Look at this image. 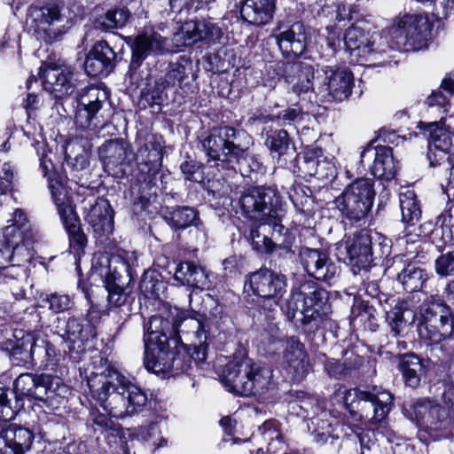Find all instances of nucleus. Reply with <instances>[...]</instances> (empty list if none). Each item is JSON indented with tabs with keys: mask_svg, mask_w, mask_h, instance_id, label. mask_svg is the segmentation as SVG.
Instances as JSON below:
<instances>
[{
	"mask_svg": "<svg viewBox=\"0 0 454 454\" xmlns=\"http://www.w3.org/2000/svg\"><path fill=\"white\" fill-rule=\"evenodd\" d=\"M45 90L56 98H63L72 95L76 89L74 72L70 67H47L41 74Z\"/></svg>",
	"mask_w": 454,
	"mask_h": 454,
	"instance_id": "cd10ccee",
	"label": "nucleus"
},
{
	"mask_svg": "<svg viewBox=\"0 0 454 454\" xmlns=\"http://www.w3.org/2000/svg\"><path fill=\"white\" fill-rule=\"evenodd\" d=\"M29 16L31 27L37 37L46 43L58 40L69 28V20L63 12V8L53 2L32 7Z\"/></svg>",
	"mask_w": 454,
	"mask_h": 454,
	"instance_id": "ddd939ff",
	"label": "nucleus"
},
{
	"mask_svg": "<svg viewBox=\"0 0 454 454\" xmlns=\"http://www.w3.org/2000/svg\"><path fill=\"white\" fill-rule=\"evenodd\" d=\"M242 214L254 221H263L267 231L272 230L274 239L281 237L286 228L280 223L278 211L281 197L273 186H257L245 192L239 201Z\"/></svg>",
	"mask_w": 454,
	"mask_h": 454,
	"instance_id": "423d86ee",
	"label": "nucleus"
},
{
	"mask_svg": "<svg viewBox=\"0 0 454 454\" xmlns=\"http://www.w3.org/2000/svg\"><path fill=\"white\" fill-rule=\"evenodd\" d=\"M167 38L153 28H147L134 37L130 69H138L149 55H162L168 51Z\"/></svg>",
	"mask_w": 454,
	"mask_h": 454,
	"instance_id": "5701e85b",
	"label": "nucleus"
},
{
	"mask_svg": "<svg viewBox=\"0 0 454 454\" xmlns=\"http://www.w3.org/2000/svg\"><path fill=\"white\" fill-rule=\"evenodd\" d=\"M431 29L432 25L426 15L407 13L397 20L395 32L404 37L406 51H418L427 47Z\"/></svg>",
	"mask_w": 454,
	"mask_h": 454,
	"instance_id": "412c9836",
	"label": "nucleus"
},
{
	"mask_svg": "<svg viewBox=\"0 0 454 454\" xmlns=\"http://www.w3.org/2000/svg\"><path fill=\"white\" fill-rule=\"evenodd\" d=\"M299 170L304 176H314L318 175V168L320 163L318 160L311 153H305L301 160L298 159Z\"/></svg>",
	"mask_w": 454,
	"mask_h": 454,
	"instance_id": "052dcab7",
	"label": "nucleus"
},
{
	"mask_svg": "<svg viewBox=\"0 0 454 454\" xmlns=\"http://www.w3.org/2000/svg\"><path fill=\"white\" fill-rule=\"evenodd\" d=\"M223 382L231 392L240 395H262L272 385L270 367L251 359L232 360L226 364Z\"/></svg>",
	"mask_w": 454,
	"mask_h": 454,
	"instance_id": "0eeeda50",
	"label": "nucleus"
},
{
	"mask_svg": "<svg viewBox=\"0 0 454 454\" xmlns=\"http://www.w3.org/2000/svg\"><path fill=\"white\" fill-rule=\"evenodd\" d=\"M377 37V35H370L360 26L352 25L347 29L343 43L361 65L380 66L388 62V47L385 43H378L375 47Z\"/></svg>",
	"mask_w": 454,
	"mask_h": 454,
	"instance_id": "9b49d317",
	"label": "nucleus"
},
{
	"mask_svg": "<svg viewBox=\"0 0 454 454\" xmlns=\"http://www.w3.org/2000/svg\"><path fill=\"white\" fill-rule=\"evenodd\" d=\"M138 148L136 153L137 161V181L139 186V200L145 207L152 197L157 195L162 184L163 175L160 174L163 157L162 137L156 135H146L137 140Z\"/></svg>",
	"mask_w": 454,
	"mask_h": 454,
	"instance_id": "39448f33",
	"label": "nucleus"
},
{
	"mask_svg": "<svg viewBox=\"0 0 454 454\" xmlns=\"http://www.w3.org/2000/svg\"><path fill=\"white\" fill-rule=\"evenodd\" d=\"M168 89L169 88L166 86V83H164L160 78H158L154 82V86L153 88L148 89V90L144 93V96L150 104L160 105L168 98Z\"/></svg>",
	"mask_w": 454,
	"mask_h": 454,
	"instance_id": "bf43d9fd",
	"label": "nucleus"
},
{
	"mask_svg": "<svg viewBox=\"0 0 454 454\" xmlns=\"http://www.w3.org/2000/svg\"><path fill=\"white\" fill-rule=\"evenodd\" d=\"M98 154L105 172L116 178L125 176V168L129 164L127 143L122 139L109 140L99 147Z\"/></svg>",
	"mask_w": 454,
	"mask_h": 454,
	"instance_id": "a878e982",
	"label": "nucleus"
},
{
	"mask_svg": "<svg viewBox=\"0 0 454 454\" xmlns=\"http://www.w3.org/2000/svg\"><path fill=\"white\" fill-rule=\"evenodd\" d=\"M34 433L15 424H0V453L25 454L31 449Z\"/></svg>",
	"mask_w": 454,
	"mask_h": 454,
	"instance_id": "c85d7f7f",
	"label": "nucleus"
},
{
	"mask_svg": "<svg viewBox=\"0 0 454 454\" xmlns=\"http://www.w3.org/2000/svg\"><path fill=\"white\" fill-rule=\"evenodd\" d=\"M372 150L375 151L374 161L372 167L373 176L386 180L394 178L397 167L394 160L392 148L388 146H377L375 148L372 145L367 146L361 152L360 162L362 163L365 155Z\"/></svg>",
	"mask_w": 454,
	"mask_h": 454,
	"instance_id": "f704fd0d",
	"label": "nucleus"
},
{
	"mask_svg": "<svg viewBox=\"0 0 454 454\" xmlns=\"http://www.w3.org/2000/svg\"><path fill=\"white\" fill-rule=\"evenodd\" d=\"M144 364L155 374L173 377L184 371L180 355L184 350L179 334L192 336V340L207 342L208 329L200 315H192L177 309L166 317L153 316L145 326Z\"/></svg>",
	"mask_w": 454,
	"mask_h": 454,
	"instance_id": "f257e3e1",
	"label": "nucleus"
},
{
	"mask_svg": "<svg viewBox=\"0 0 454 454\" xmlns=\"http://www.w3.org/2000/svg\"><path fill=\"white\" fill-rule=\"evenodd\" d=\"M374 198L373 181L369 178H357L334 199L333 204L343 217L359 222L372 209Z\"/></svg>",
	"mask_w": 454,
	"mask_h": 454,
	"instance_id": "9d476101",
	"label": "nucleus"
},
{
	"mask_svg": "<svg viewBox=\"0 0 454 454\" xmlns=\"http://www.w3.org/2000/svg\"><path fill=\"white\" fill-rule=\"evenodd\" d=\"M402 222L409 226H415L421 218L420 204L412 190H407L399 195Z\"/></svg>",
	"mask_w": 454,
	"mask_h": 454,
	"instance_id": "a19ab883",
	"label": "nucleus"
},
{
	"mask_svg": "<svg viewBox=\"0 0 454 454\" xmlns=\"http://www.w3.org/2000/svg\"><path fill=\"white\" fill-rule=\"evenodd\" d=\"M248 283L252 292L269 303L270 312L279 307V301L286 291L285 275L262 268L249 276Z\"/></svg>",
	"mask_w": 454,
	"mask_h": 454,
	"instance_id": "a211bd4d",
	"label": "nucleus"
},
{
	"mask_svg": "<svg viewBox=\"0 0 454 454\" xmlns=\"http://www.w3.org/2000/svg\"><path fill=\"white\" fill-rule=\"evenodd\" d=\"M286 62H270L264 67L262 71V83L265 87L275 88L280 76L284 77V67Z\"/></svg>",
	"mask_w": 454,
	"mask_h": 454,
	"instance_id": "864d4df0",
	"label": "nucleus"
},
{
	"mask_svg": "<svg viewBox=\"0 0 454 454\" xmlns=\"http://www.w3.org/2000/svg\"><path fill=\"white\" fill-rule=\"evenodd\" d=\"M419 127L427 137L428 149L450 152L453 143L450 132L443 127V119L439 122H420Z\"/></svg>",
	"mask_w": 454,
	"mask_h": 454,
	"instance_id": "58836bf2",
	"label": "nucleus"
},
{
	"mask_svg": "<svg viewBox=\"0 0 454 454\" xmlns=\"http://www.w3.org/2000/svg\"><path fill=\"white\" fill-rule=\"evenodd\" d=\"M193 225L194 227L189 231L191 239L194 240L198 246L206 245L207 241V233L205 226L202 223L200 222V220L197 221Z\"/></svg>",
	"mask_w": 454,
	"mask_h": 454,
	"instance_id": "774afa93",
	"label": "nucleus"
},
{
	"mask_svg": "<svg viewBox=\"0 0 454 454\" xmlns=\"http://www.w3.org/2000/svg\"><path fill=\"white\" fill-rule=\"evenodd\" d=\"M37 235H24L15 229H4L0 239V254L4 261L10 262L11 270L13 267H22L31 262L34 257V243Z\"/></svg>",
	"mask_w": 454,
	"mask_h": 454,
	"instance_id": "f3484780",
	"label": "nucleus"
},
{
	"mask_svg": "<svg viewBox=\"0 0 454 454\" xmlns=\"http://www.w3.org/2000/svg\"><path fill=\"white\" fill-rule=\"evenodd\" d=\"M373 311V306L369 305L368 301L355 297L350 317L351 320H356L358 317H369L372 316ZM361 320H363V318H361Z\"/></svg>",
	"mask_w": 454,
	"mask_h": 454,
	"instance_id": "0e129e2a",
	"label": "nucleus"
},
{
	"mask_svg": "<svg viewBox=\"0 0 454 454\" xmlns=\"http://www.w3.org/2000/svg\"><path fill=\"white\" fill-rule=\"evenodd\" d=\"M159 78L169 89L181 86L183 81L186 78V68L180 63H170L166 74Z\"/></svg>",
	"mask_w": 454,
	"mask_h": 454,
	"instance_id": "3c124183",
	"label": "nucleus"
},
{
	"mask_svg": "<svg viewBox=\"0 0 454 454\" xmlns=\"http://www.w3.org/2000/svg\"><path fill=\"white\" fill-rule=\"evenodd\" d=\"M116 52L106 41L97 42L84 62V69L90 76L107 75L115 67Z\"/></svg>",
	"mask_w": 454,
	"mask_h": 454,
	"instance_id": "c756f323",
	"label": "nucleus"
},
{
	"mask_svg": "<svg viewBox=\"0 0 454 454\" xmlns=\"http://www.w3.org/2000/svg\"><path fill=\"white\" fill-rule=\"evenodd\" d=\"M69 237L70 248L80 254L87 244V238L82 231L75 213L60 218Z\"/></svg>",
	"mask_w": 454,
	"mask_h": 454,
	"instance_id": "c03bdc74",
	"label": "nucleus"
},
{
	"mask_svg": "<svg viewBox=\"0 0 454 454\" xmlns=\"http://www.w3.org/2000/svg\"><path fill=\"white\" fill-rule=\"evenodd\" d=\"M40 168L43 176L47 179L48 189L60 218L71 215L74 213V209L71 203L67 176L57 171L51 160L44 156L40 160Z\"/></svg>",
	"mask_w": 454,
	"mask_h": 454,
	"instance_id": "4be33fe9",
	"label": "nucleus"
},
{
	"mask_svg": "<svg viewBox=\"0 0 454 454\" xmlns=\"http://www.w3.org/2000/svg\"><path fill=\"white\" fill-rule=\"evenodd\" d=\"M450 152L442 150H430L427 152V160L430 167L440 166L445 161H448L449 165H454V155H448Z\"/></svg>",
	"mask_w": 454,
	"mask_h": 454,
	"instance_id": "338daca9",
	"label": "nucleus"
},
{
	"mask_svg": "<svg viewBox=\"0 0 454 454\" xmlns=\"http://www.w3.org/2000/svg\"><path fill=\"white\" fill-rule=\"evenodd\" d=\"M353 85L348 68L325 66L317 71L316 95L325 101H342L350 96Z\"/></svg>",
	"mask_w": 454,
	"mask_h": 454,
	"instance_id": "dca6fc26",
	"label": "nucleus"
},
{
	"mask_svg": "<svg viewBox=\"0 0 454 454\" xmlns=\"http://www.w3.org/2000/svg\"><path fill=\"white\" fill-rule=\"evenodd\" d=\"M302 113L300 108L290 107L287 108L276 116L272 117V121H277L280 125H290L295 121H301Z\"/></svg>",
	"mask_w": 454,
	"mask_h": 454,
	"instance_id": "69168bd1",
	"label": "nucleus"
},
{
	"mask_svg": "<svg viewBox=\"0 0 454 454\" xmlns=\"http://www.w3.org/2000/svg\"><path fill=\"white\" fill-rule=\"evenodd\" d=\"M347 404L356 403V408L364 412L361 417L371 424L381 422L390 411L392 396L388 392L374 395L359 388H351L345 395Z\"/></svg>",
	"mask_w": 454,
	"mask_h": 454,
	"instance_id": "6ab92c4d",
	"label": "nucleus"
},
{
	"mask_svg": "<svg viewBox=\"0 0 454 454\" xmlns=\"http://www.w3.org/2000/svg\"><path fill=\"white\" fill-rule=\"evenodd\" d=\"M274 12V0H245L240 9V15L251 25L262 26L272 20Z\"/></svg>",
	"mask_w": 454,
	"mask_h": 454,
	"instance_id": "e433bc0d",
	"label": "nucleus"
},
{
	"mask_svg": "<svg viewBox=\"0 0 454 454\" xmlns=\"http://www.w3.org/2000/svg\"><path fill=\"white\" fill-rule=\"evenodd\" d=\"M12 222V223L6 226L4 229L13 228L19 232H21L22 236L27 234L37 235V231L30 224L26 213L22 209L17 208L14 211Z\"/></svg>",
	"mask_w": 454,
	"mask_h": 454,
	"instance_id": "5fc2aeb1",
	"label": "nucleus"
},
{
	"mask_svg": "<svg viewBox=\"0 0 454 454\" xmlns=\"http://www.w3.org/2000/svg\"><path fill=\"white\" fill-rule=\"evenodd\" d=\"M413 319L412 310L409 309L403 302L397 303L387 313V322L395 337L403 333L410 321L412 322Z\"/></svg>",
	"mask_w": 454,
	"mask_h": 454,
	"instance_id": "79ce46f5",
	"label": "nucleus"
},
{
	"mask_svg": "<svg viewBox=\"0 0 454 454\" xmlns=\"http://www.w3.org/2000/svg\"><path fill=\"white\" fill-rule=\"evenodd\" d=\"M167 223L175 230H184L199 221V213L193 207H178L165 215Z\"/></svg>",
	"mask_w": 454,
	"mask_h": 454,
	"instance_id": "a18cd8bd",
	"label": "nucleus"
},
{
	"mask_svg": "<svg viewBox=\"0 0 454 454\" xmlns=\"http://www.w3.org/2000/svg\"><path fill=\"white\" fill-rule=\"evenodd\" d=\"M56 328L64 340L68 343L69 351L76 354L84 352L85 343L97 334L94 325L82 317L71 316L63 327L57 325Z\"/></svg>",
	"mask_w": 454,
	"mask_h": 454,
	"instance_id": "393cba45",
	"label": "nucleus"
},
{
	"mask_svg": "<svg viewBox=\"0 0 454 454\" xmlns=\"http://www.w3.org/2000/svg\"><path fill=\"white\" fill-rule=\"evenodd\" d=\"M129 18V12L125 8L113 9L97 17L94 27L103 32L123 27Z\"/></svg>",
	"mask_w": 454,
	"mask_h": 454,
	"instance_id": "37998d69",
	"label": "nucleus"
},
{
	"mask_svg": "<svg viewBox=\"0 0 454 454\" xmlns=\"http://www.w3.org/2000/svg\"><path fill=\"white\" fill-rule=\"evenodd\" d=\"M137 265V258L134 252L124 251L112 256L100 254L94 259L93 272L103 279L110 306L119 308L127 302L129 293L123 287L124 280H130L132 269Z\"/></svg>",
	"mask_w": 454,
	"mask_h": 454,
	"instance_id": "20e7f679",
	"label": "nucleus"
},
{
	"mask_svg": "<svg viewBox=\"0 0 454 454\" xmlns=\"http://www.w3.org/2000/svg\"><path fill=\"white\" fill-rule=\"evenodd\" d=\"M434 269L441 277L454 275V249L438 256L434 262Z\"/></svg>",
	"mask_w": 454,
	"mask_h": 454,
	"instance_id": "4d7b16f0",
	"label": "nucleus"
},
{
	"mask_svg": "<svg viewBox=\"0 0 454 454\" xmlns=\"http://www.w3.org/2000/svg\"><path fill=\"white\" fill-rule=\"evenodd\" d=\"M175 279L183 286L201 290L209 288L211 284L207 271L192 262L179 263L175 271Z\"/></svg>",
	"mask_w": 454,
	"mask_h": 454,
	"instance_id": "4c0bfd02",
	"label": "nucleus"
},
{
	"mask_svg": "<svg viewBox=\"0 0 454 454\" xmlns=\"http://www.w3.org/2000/svg\"><path fill=\"white\" fill-rule=\"evenodd\" d=\"M223 36L222 28L211 19L187 20L174 34L173 41L177 47L191 46L198 43L215 44Z\"/></svg>",
	"mask_w": 454,
	"mask_h": 454,
	"instance_id": "aec40b11",
	"label": "nucleus"
},
{
	"mask_svg": "<svg viewBox=\"0 0 454 454\" xmlns=\"http://www.w3.org/2000/svg\"><path fill=\"white\" fill-rule=\"evenodd\" d=\"M262 341L269 344L283 342V364L287 374L294 381L302 380L309 372L310 364L305 346L298 338L293 336L281 340L279 328L276 324H270L267 333H262Z\"/></svg>",
	"mask_w": 454,
	"mask_h": 454,
	"instance_id": "f8f14e48",
	"label": "nucleus"
},
{
	"mask_svg": "<svg viewBox=\"0 0 454 454\" xmlns=\"http://www.w3.org/2000/svg\"><path fill=\"white\" fill-rule=\"evenodd\" d=\"M251 137L244 130L224 126L214 128L201 141L207 160L231 163L247 151Z\"/></svg>",
	"mask_w": 454,
	"mask_h": 454,
	"instance_id": "1a4fd4ad",
	"label": "nucleus"
},
{
	"mask_svg": "<svg viewBox=\"0 0 454 454\" xmlns=\"http://www.w3.org/2000/svg\"><path fill=\"white\" fill-rule=\"evenodd\" d=\"M448 424L449 419L446 408L442 407L434 401L430 411L427 427L434 430H441L445 428Z\"/></svg>",
	"mask_w": 454,
	"mask_h": 454,
	"instance_id": "6e6d98bb",
	"label": "nucleus"
},
{
	"mask_svg": "<svg viewBox=\"0 0 454 454\" xmlns=\"http://www.w3.org/2000/svg\"><path fill=\"white\" fill-rule=\"evenodd\" d=\"M300 260L308 275L317 280L330 281L339 273V267L326 254L318 249L302 248Z\"/></svg>",
	"mask_w": 454,
	"mask_h": 454,
	"instance_id": "bb28decb",
	"label": "nucleus"
},
{
	"mask_svg": "<svg viewBox=\"0 0 454 454\" xmlns=\"http://www.w3.org/2000/svg\"><path fill=\"white\" fill-rule=\"evenodd\" d=\"M362 364V358L351 354L344 362L328 360L325 364V371L332 377H339L351 373Z\"/></svg>",
	"mask_w": 454,
	"mask_h": 454,
	"instance_id": "8fccbe9b",
	"label": "nucleus"
},
{
	"mask_svg": "<svg viewBox=\"0 0 454 454\" xmlns=\"http://www.w3.org/2000/svg\"><path fill=\"white\" fill-rule=\"evenodd\" d=\"M396 279L406 291L417 292L423 288L429 279V274L425 269L410 263L397 274Z\"/></svg>",
	"mask_w": 454,
	"mask_h": 454,
	"instance_id": "ea45409f",
	"label": "nucleus"
},
{
	"mask_svg": "<svg viewBox=\"0 0 454 454\" xmlns=\"http://www.w3.org/2000/svg\"><path fill=\"white\" fill-rule=\"evenodd\" d=\"M424 294L426 297L420 306L419 335L430 344H439L442 340H447L444 347L450 356H454L453 312L442 299L437 288L429 286Z\"/></svg>",
	"mask_w": 454,
	"mask_h": 454,
	"instance_id": "7ed1b4c3",
	"label": "nucleus"
},
{
	"mask_svg": "<svg viewBox=\"0 0 454 454\" xmlns=\"http://www.w3.org/2000/svg\"><path fill=\"white\" fill-rule=\"evenodd\" d=\"M284 79L292 86L293 92L300 97L308 93L316 94L315 67L309 60L286 62L284 67Z\"/></svg>",
	"mask_w": 454,
	"mask_h": 454,
	"instance_id": "b1692460",
	"label": "nucleus"
},
{
	"mask_svg": "<svg viewBox=\"0 0 454 454\" xmlns=\"http://www.w3.org/2000/svg\"><path fill=\"white\" fill-rule=\"evenodd\" d=\"M85 220L98 236H106L113 231L114 217L109 203L105 200H97L86 215Z\"/></svg>",
	"mask_w": 454,
	"mask_h": 454,
	"instance_id": "c9c22d12",
	"label": "nucleus"
},
{
	"mask_svg": "<svg viewBox=\"0 0 454 454\" xmlns=\"http://www.w3.org/2000/svg\"><path fill=\"white\" fill-rule=\"evenodd\" d=\"M87 384L92 397L115 419L133 416L147 402V395L140 387L111 367L101 372H92Z\"/></svg>",
	"mask_w": 454,
	"mask_h": 454,
	"instance_id": "f03ea898",
	"label": "nucleus"
},
{
	"mask_svg": "<svg viewBox=\"0 0 454 454\" xmlns=\"http://www.w3.org/2000/svg\"><path fill=\"white\" fill-rule=\"evenodd\" d=\"M429 360L423 359L414 353H406L398 356V368L402 372L405 386L417 388L426 375Z\"/></svg>",
	"mask_w": 454,
	"mask_h": 454,
	"instance_id": "72a5a7b5",
	"label": "nucleus"
},
{
	"mask_svg": "<svg viewBox=\"0 0 454 454\" xmlns=\"http://www.w3.org/2000/svg\"><path fill=\"white\" fill-rule=\"evenodd\" d=\"M327 292L313 281L303 282L294 289L282 310L288 320L303 325L313 324L317 327L322 315L326 313Z\"/></svg>",
	"mask_w": 454,
	"mask_h": 454,
	"instance_id": "6e6552de",
	"label": "nucleus"
},
{
	"mask_svg": "<svg viewBox=\"0 0 454 454\" xmlns=\"http://www.w3.org/2000/svg\"><path fill=\"white\" fill-rule=\"evenodd\" d=\"M259 224H253L250 227L248 239L253 248L259 253H271L275 247V243L266 234L267 224L261 221Z\"/></svg>",
	"mask_w": 454,
	"mask_h": 454,
	"instance_id": "49530a36",
	"label": "nucleus"
},
{
	"mask_svg": "<svg viewBox=\"0 0 454 454\" xmlns=\"http://www.w3.org/2000/svg\"><path fill=\"white\" fill-rule=\"evenodd\" d=\"M338 250L340 254L345 253L349 262L357 266L364 267L373 261L372 238L364 230L340 244Z\"/></svg>",
	"mask_w": 454,
	"mask_h": 454,
	"instance_id": "7c9ffc66",
	"label": "nucleus"
},
{
	"mask_svg": "<svg viewBox=\"0 0 454 454\" xmlns=\"http://www.w3.org/2000/svg\"><path fill=\"white\" fill-rule=\"evenodd\" d=\"M42 302L52 314L67 312L74 305L70 295L59 292L45 294L42 296Z\"/></svg>",
	"mask_w": 454,
	"mask_h": 454,
	"instance_id": "09e8293b",
	"label": "nucleus"
},
{
	"mask_svg": "<svg viewBox=\"0 0 454 454\" xmlns=\"http://www.w3.org/2000/svg\"><path fill=\"white\" fill-rule=\"evenodd\" d=\"M90 418L94 426L98 427V429L101 432L113 431L118 432L119 426L112 421L106 415L100 413L99 411H91Z\"/></svg>",
	"mask_w": 454,
	"mask_h": 454,
	"instance_id": "e2e57ef3",
	"label": "nucleus"
},
{
	"mask_svg": "<svg viewBox=\"0 0 454 454\" xmlns=\"http://www.w3.org/2000/svg\"><path fill=\"white\" fill-rule=\"evenodd\" d=\"M276 41L285 57L300 56L307 46V33L304 25L294 22L276 35Z\"/></svg>",
	"mask_w": 454,
	"mask_h": 454,
	"instance_id": "2f4dec72",
	"label": "nucleus"
},
{
	"mask_svg": "<svg viewBox=\"0 0 454 454\" xmlns=\"http://www.w3.org/2000/svg\"><path fill=\"white\" fill-rule=\"evenodd\" d=\"M108 99L106 90L96 86H87L77 94V108L74 122L82 130H96L104 127V120L99 111Z\"/></svg>",
	"mask_w": 454,
	"mask_h": 454,
	"instance_id": "2eb2a0df",
	"label": "nucleus"
},
{
	"mask_svg": "<svg viewBox=\"0 0 454 454\" xmlns=\"http://www.w3.org/2000/svg\"><path fill=\"white\" fill-rule=\"evenodd\" d=\"M239 165V170L242 175H247L249 172H258L262 168V163L253 155H248L247 151L239 159H234Z\"/></svg>",
	"mask_w": 454,
	"mask_h": 454,
	"instance_id": "680f3d73",
	"label": "nucleus"
},
{
	"mask_svg": "<svg viewBox=\"0 0 454 454\" xmlns=\"http://www.w3.org/2000/svg\"><path fill=\"white\" fill-rule=\"evenodd\" d=\"M13 390L14 398L22 402L23 397L47 402L62 395L66 392V387L58 377L22 373L15 380Z\"/></svg>",
	"mask_w": 454,
	"mask_h": 454,
	"instance_id": "4468645a",
	"label": "nucleus"
},
{
	"mask_svg": "<svg viewBox=\"0 0 454 454\" xmlns=\"http://www.w3.org/2000/svg\"><path fill=\"white\" fill-rule=\"evenodd\" d=\"M13 393L8 388L0 387V420H12L23 409L24 403L16 398L13 400Z\"/></svg>",
	"mask_w": 454,
	"mask_h": 454,
	"instance_id": "de8ad7c7",
	"label": "nucleus"
},
{
	"mask_svg": "<svg viewBox=\"0 0 454 454\" xmlns=\"http://www.w3.org/2000/svg\"><path fill=\"white\" fill-rule=\"evenodd\" d=\"M37 343L31 334L23 335L20 339L17 340L16 343L12 348V356H24V360L32 358L36 352Z\"/></svg>",
	"mask_w": 454,
	"mask_h": 454,
	"instance_id": "603ef678",
	"label": "nucleus"
},
{
	"mask_svg": "<svg viewBox=\"0 0 454 454\" xmlns=\"http://www.w3.org/2000/svg\"><path fill=\"white\" fill-rule=\"evenodd\" d=\"M434 402V401L429 399H419L411 405V409L412 414L419 423L428 425L430 411Z\"/></svg>",
	"mask_w": 454,
	"mask_h": 454,
	"instance_id": "13d9d810",
	"label": "nucleus"
},
{
	"mask_svg": "<svg viewBox=\"0 0 454 454\" xmlns=\"http://www.w3.org/2000/svg\"><path fill=\"white\" fill-rule=\"evenodd\" d=\"M264 145L280 167H287V164L297 157L295 147L292 145L291 138L285 129L267 132Z\"/></svg>",
	"mask_w": 454,
	"mask_h": 454,
	"instance_id": "473e14b6",
	"label": "nucleus"
}]
</instances>
